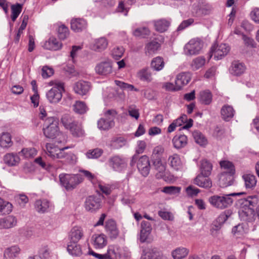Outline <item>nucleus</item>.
Instances as JSON below:
<instances>
[{
  "label": "nucleus",
  "mask_w": 259,
  "mask_h": 259,
  "mask_svg": "<svg viewBox=\"0 0 259 259\" xmlns=\"http://www.w3.org/2000/svg\"><path fill=\"white\" fill-rule=\"evenodd\" d=\"M57 33L59 38L61 40H64L69 36V30L67 26L61 24L58 26Z\"/></svg>",
  "instance_id": "obj_51"
},
{
  "label": "nucleus",
  "mask_w": 259,
  "mask_h": 259,
  "mask_svg": "<svg viewBox=\"0 0 259 259\" xmlns=\"http://www.w3.org/2000/svg\"><path fill=\"white\" fill-rule=\"evenodd\" d=\"M54 73V69L47 66H44L41 69V75L44 79L52 76Z\"/></svg>",
  "instance_id": "obj_64"
},
{
  "label": "nucleus",
  "mask_w": 259,
  "mask_h": 259,
  "mask_svg": "<svg viewBox=\"0 0 259 259\" xmlns=\"http://www.w3.org/2000/svg\"><path fill=\"white\" fill-rule=\"evenodd\" d=\"M105 230L111 239H115L119 235V230L115 222L112 220H108L105 223Z\"/></svg>",
  "instance_id": "obj_15"
},
{
  "label": "nucleus",
  "mask_w": 259,
  "mask_h": 259,
  "mask_svg": "<svg viewBox=\"0 0 259 259\" xmlns=\"http://www.w3.org/2000/svg\"><path fill=\"white\" fill-rule=\"evenodd\" d=\"M183 83V85H186L188 82H186L184 83V82H180ZM182 83L178 84V82H167L165 83L163 88H164L167 91H176L180 90L182 88Z\"/></svg>",
  "instance_id": "obj_45"
},
{
  "label": "nucleus",
  "mask_w": 259,
  "mask_h": 259,
  "mask_svg": "<svg viewBox=\"0 0 259 259\" xmlns=\"http://www.w3.org/2000/svg\"><path fill=\"white\" fill-rule=\"evenodd\" d=\"M50 202L47 199L37 200L35 202V207L39 212H45L49 207Z\"/></svg>",
  "instance_id": "obj_43"
},
{
  "label": "nucleus",
  "mask_w": 259,
  "mask_h": 259,
  "mask_svg": "<svg viewBox=\"0 0 259 259\" xmlns=\"http://www.w3.org/2000/svg\"><path fill=\"white\" fill-rule=\"evenodd\" d=\"M108 44L107 39L104 37H101L95 40L92 49L96 51L101 52L106 49Z\"/></svg>",
  "instance_id": "obj_32"
},
{
  "label": "nucleus",
  "mask_w": 259,
  "mask_h": 259,
  "mask_svg": "<svg viewBox=\"0 0 259 259\" xmlns=\"http://www.w3.org/2000/svg\"><path fill=\"white\" fill-rule=\"evenodd\" d=\"M109 165L116 171L121 172L126 168L127 163L124 158L118 155L111 157L108 160Z\"/></svg>",
  "instance_id": "obj_10"
},
{
  "label": "nucleus",
  "mask_w": 259,
  "mask_h": 259,
  "mask_svg": "<svg viewBox=\"0 0 259 259\" xmlns=\"http://www.w3.org/2000/svg\"><path fill=\"white\" fill-rule=\"evenodd\" d=\"M91 242L95 248L99 249L104 248L107 244L106 237L103 234L93 235Z\"/></svg>",
  "instance_id": "obj_20"
},
{
  "label": "nucleus",
  "mask_w": 259,
  "mask_h": 259,
  "mask_svg": "<svg viewBox=\"0 0 259 259\" xmlns=\"http://www.w3.org/2000/svg\"><path fill=\"white\" fill-rule=\"evenodd\" d=\"M126 144V141L124 138L122 137H114L110 141V146L112 149H118Z\"/></svg>",
  "instance_id": "obj_41"
},
{
  "label": "nucleus",
  "mask_w": 259,
  "mask_h": 259,
  "mask_svg": "<svg viewBox=\"0 0 259 259\" xmlns=\"http://www.w3.org/2000/svg\"><path fill=\"white\" fill-rule=\"evenodd\" d=\"M51 250L47 245H42L39 250L38 254L40 259H48L51 256Z\"/></svg>",
  "instance_id": "obj_53"
},
{
  "label": "nucleus",
  "mask_w": 259,
  "mask_h": 259,
  "mask_svg": "<svg viewBox=\"0 0 259 259\" xmlns=\"http://www.w3.org/2000/svg\"><path fill=\"white\" fill-rule=\"evenodd\" d=\"M233 212L231 209H227L220 214L217 219V221L220 223H225L228 219L231 216Z\"/></svg>",
  "instance_id": "obj_63"
},
{
  "label": "nucleus",
  "mask_w": 259,
  "mask_h": 259,
  "mask_svg": "<svg viewBox=\"0 0 259 259\" xmlns=\"http://www.w3.org/2000/svg\"><path fill=\"white\" fill-rule=\"evenodd\" d=\"M205 61V59L204 57H198L193 60L191 66L193 69L197 70L204 65Z\"/></svg>",
  "instance_id": "obj_54"
},
{
  "label": "nucleus",
  "mask_w": 259,
  "mask_h": 259,
  "mask_svg": "<svg viewBox=\"0 0 259 259\" xmlns=\"http://www.w3.org/2000/svg\"><path fill=\"white\" fill-rule=\"evenodd\" d=\"M83 233L80 227L75 226L72 228L69 234V242L78 243L83 237Z\"/></svg>",
  "instance_id": "obj_25"
},
{
  "label": "nucleus",
  "mask_w": 259,
  "mask_h": 259,
  "mask_svg": "<svg viewBox=\"0 0 259 259\" xmlns=\"http://www.w3.org/2000/svg\"><path fill=\"white\" fill-rule=\"evenodd\" d=\"M77 121L72 116L69 114H64L61 118V122L64 127L69 130L71 126Z\"/></svg>",
  "instance_id": "obj_40"
},
{
  "label": "nucleus",
  "mask_w": 259,
  "mask_h": 259,
  "mask_svg": "<svg viewBox=\"0 0 259 259\" xmlns=\"http://www.w3.org/2000/svg\"><path fill=\"white\" fill-rule=\"evenodd\" d=\"M181 189L180 187L170 186L163 187L162 191L169 195H175L179 194Z\"/></svg>",
  "instance_id": "obj_60"
},
{
  "label": "nucleus",
  "mask_w": 259,
  "mask_h": 259,
  "mask_svg": "<svg viewBox=\"0 0 259 259\" xmlns=\"http://www.w3.org/2000/svg\"><path fill=\"white\" fill-rule=\"evenodd\" d=\"M238 215L242 221L245 222H252L255 219L253 208L243 206L241 204L238 210Z\"/></svg>",
  "instance_id": "obj_12"
},
{
  "label": "nucleus",
  "mask_w": 259,
  "mask_h": 259,
  "mask_svg": "<svg viewBox=\"0 0 259 259\" xmlns=\"http://www.w3.org/2000/svg\"><path fill=\"white\" fill-rule=\"evenodd\" d=\"M61 158L63 159V162L67 164H73L76 162V156L72 153H65L63 150V154Z\"/></svg>",
  "instance_id": "obj_56"
},
{
  "label": "nucleus",
  "mask_w": 259,
  "mask_h": 259,
  "mask_svg": "<svg viewBox=\"0 0 259 259\" xmlns=\"http://www.w3.org/2000/svg\"><path fill=\"white\" fill-rule=\"evenodd\" d=\"M103 153V150L100 148H95L89 150L85 153L86 157L89 159H97L101 156Z\"/></svg>",
  "instance_id": "obj_49"
},
{
  "label": "nucleus",
  "mask_w": 259,
  "mask_h": 259,
  "mask_svg": "<svg viewBox=\"0 0 259 259\" xmlns=\"http://www.w3.org/2000/svg\"><path fill=\"white\" fill-rule=\"evenodd\" d=\"M155 30L160 33H163L168 29L170 25V21L166 19H160L152 21Z\"/></svg>",
  "instance_id": "obj_22"
},
{
  "label": "nucleus",
  "mask_w": 259,
  "mask_h": 259,
  "mask_svg": "<svg viewBox=\"0 0 259 259\" xmlns=\"http://www.w3.org/2000/svg\"><path fill=\"white\" fill-rule=\"evenodd\" d=\"M89 254L92 255L98 259H117V254L113 247H110L105 254H99L93 250L89 251Z\"/></svg>",
  "instance_id": "obj_19"
},
{
  "label": "nucleus",
  "mask_w": 259,
  "mask_h": 259,
  "mask_svg": "<svg viewBox=\"0 0 259 259\" xmlns=\"http://www.w3.org/2000/svg\"><path fill=\"white\" fill-rule=\"evenodd\" d=\"M212 168V164L206 159H203L200 162V171L202 175L205 176H209L211 174Z\"/></svg>",
  "instance_id": "obj_39"
},
{
  "label": "nucleus",
  "mask_w": 259,
  "mask_h": 259,
  "mask_svg": "<svg viewBox=\"0 0 259 259\" xmlns=\"http://www.w3.org/2000/svg\"><path fill=\"white\" fill-rule=\"evenodd\" d=\"M208 177L200 174L195 178L194 183L200 187L209 189L212 187V182Z\"/></svg>",
  "instance_id": "obj_21"
},
{
  "label": "nucleus",
  "mask_w": 259,
  "mask_h": 259,
  "mask_svg": "<svg viewBox=\"0 0 259 259\" xmlns=\"http://www.w3.org/2000/svg\"><path fill=\"white\" fill-rule=\"evenodd\" d=\"M12 137L10 133H3L0 135V146L3 148H9L13 145Z\"/></svg>",
  "instance_id": "obj_30"
},
{
  "label": "nucleus",
  "mask_w": 259,
  "mask_h": 259,
  "mask_svg": "<svg viewBox=\"0 0 259 259\" xmlns=\"http://www.w3.org/2000/svg\"><path fill=\"white\" fill-rule=\"evenodd\" d=\"M168 163L169 165L176 170H179L182 169L183 164L178 154H173L170 155L168 158Z\"/></svg>",
  "instance_id": "obj_26"
},
{
  "label": "nucleus",
  "mask_w": 259,
  "mask_h": 259,
  "mask_svg": "<svg viewBox=\"0 0 259 259\" xmlns=\"http://www.w3.org/2000/svg\"><path fill=\"white\" fill-rule=\"evenodd\" d=\"M50 82V85H54L47 93V98L51 103H58L62 97V93L65 91L64 84L63 82Z\"/></svg>",
  "instance_id": "obj_5"
},
{
  "label": "nucleus",
  "mask_w": 259,
  "mask_h": 259,
  "mask_svg": "<svg viewBox=\"0 0 259 259\" xmlns=\"http://www.w3.org/2000/svg\"><path fill=\"white\" fill-rule=\"evenodd\" d=\"M37 151L34 148H23L19 154L25 158H29L34 157L36 155Z\"/></svg>",
  "instance_id": "obj_58"
},
{
  "label": "nucleus",
  "mask_w": 259,
  "mask_h": 259,
  "mask_svg": "<svg viewBox=\"0 0 259 259\" xmlns=\"http://www.w3.org/2000/svg\"><path fill=\"white\" fill-rule=\"evenodd\" d=\"M152 160L153 166L158 172V173L156 174V177L157 178L162 177L164 175L165 170V166L162 163L161 157H152Z\"/></svg>",
  "instance_id": "obj_28"
},
{
  "label": "nucleus",
  "mask_w": 259,
  "mask_h": 259,
  "mask_svg": "<svg viewBox=\"0 0 259 259\" xmlns=\"http://www.w3.org/2000/svg\"><path fill=\"white\" fill-rule=\"evenodd\" d=\"M136 163L140 174L143 177H147L149 174L151 167L149 157L146 155L139 157L138 155L135 154L131 160L130 165L133 166Z\"/></svg>",
  "instance_id": "obj_4"
},
{
  "label": "nucleus",
  "mask_w": 259,
  "mask_h": 259,
  "mask_svg": "<svg viewBox=\"0 0 259 259\" xmlns=\"http://www.w3.org/2000/svg\"><path fill=\"white\" fill-rule=\"evenodd\" d=\"M12 204L0 198V214L10 213L12 210Z\"/></svg>",
  "instance_id": "obj_44"
},
{
  "label": "nucleus",
  "mask_w": 259,
  "mask_h": 259,
  "mask_svg": "<svg viewBox=\"0 0 259 259\" xmlns=\"http://www.w3.org/2000/svg\"><path fill=\"white\" fill-rule=\"evenodd\" d=\"M22 9V5L16 4L11 6L12 15L11 19L13 21H15L20 14Z\"/></svg>",
  "instance_id": "obj_55"
},
{
  "label": "nucleus",
  "mask_w": 259,
  "mask_h": 259,
  "mask_svg": "<svg viewBox=\"0 0 259 259\" xmlns=\"http://www.w3.org/2000/svg\"><path fill=\"white\" fill-rule=\"evenodd\" d=\"M36 82H31V84L34 91V95L30 97L32 103L34 107H37L39 103V95L37 93V88L36 86Z\"/></svg>",
  "instance_id": "obj_61"
},
{
  "label": "nucleus",
  "mask_w": 259,
  "mask_h": 259,
  "mask_svg": "<svg viewBox=\"0 0 259 259\" xmlns=\"http://www.w3.org/2000/svg\"><path fill=\"white\" fill-rule=\"evenodd\" d=\"M67 250L72 256H79L82 254L81 247L77 243L69 242Z\"/></svg>",
  "instance_id": "obj_35"
},
{
  "label": "nucleus",
  "mask_w": 259,
  "mask_h": 259,
  "mask_svg": "<svg viewBox=\"0 0 259 259\" xmlns=\"http://www.w3.org/2000/svg\"><path fill=\"white\" fill-rule=\"evenodd\" d=\"M124 49L122 47L117 46L112 51V56L115 60H119L123 55Z\"/></svg>",
  "instance_id": "obj_62"
},
{
  "label": "nucleus",
  "mask_w": 259,
  "mask_h": 259,
  "mask_svg": "<svg viewBox=\"0 0 259 259\" xmlns=\"http://www.w3.org/2000/svg\"><path fill=\"white\" fill-rule=\"evenodd\" d=\"M117 113L113 109L108 110L104 113V117L98 121V127L102 130H108L114 125V119Z\"/></svg>",
  "instance_id": "obj_6"
},
{
  "label": "nucleus",
  "mask_w": 259,
  "mask_h": 259,
  "mask_svg": "<svg viewBox=\"0 0 259 259\" xmlns=\"http://www.w3.org/2000/svg\"><path fill=\"white\" fill-rule=\"evenodd\" d=\"M245 70L246 66L244 64L239 61H233L229 68L230 73L236 76L241 75Z\"/></svg>",
  "instance_id": "obj_16"
},
{
  "label": "nucleus",
  "mask_w": 259,
  "mask_h": 259,
  "mask_svg": "<svg viewBox=\"0 0 259 259\" xmlns=\"http://www.w3.org/2000/svg\"><path fill=\"white\" fill-rule=\"evenodd\" d=\"M174 146L179 149L184 147L187 144V137L184 135L175 136L172 140Z\"/></svg>",
  "instance_id": "obj_31"
},
{
  "label": "nucleus",
  "mask_w": 259,
  "mask_h": 259,
  "mask_svg": "<svg viewBox=\"0 0 259 259\" xmlns=\"http://www.w3.org/2000/svg\"><path fill=\"white\" fill-rule=\"evenodd\" d=\"M234 110L232 107L229 105L224 106L221 109L222 118L225 121H229L234 115Z\"/></svg>",
  "instance_id": "obj_37"
},
{
  "label": "nucleus",
  "mask_w": 259,
  "mask_h": 259,
  "mask_svg": "<svg viewBox=\"0 0 259 259\" xmlns=\"http://www.w3.org/2000/svg\"><path fill=\"white\" fill-rule=\"evenodd\" d=\"M138 76L140 80L150 81L153 79L152 73L149 69H143L138 73Z\"/></svg>",
  "instance_id": "obj_52"
},
{
  "label": "nucleus",
  "mask_w": 259,
  "mask_h": 259,
  "mask_svg": "<svg viewBox=\"0 0 259 259\" xmlns=\"http://www.w3.org/2000/svg\"><path fill=\"white\" fill-rule=\"evenodd\" d=\"M200 101L202 104L209 105L212 101V95L208 91H204L200 93Z\"/></svg>",
  "instance_id": "obj_50"
},
{
  "label": "nucleus",
  "mask_w": 259,
  "mask_h": 259,
  "mask_svg": "<svg viewBox=\"0 0 259 259\" xmlns=\"http://www.w3.org/2000/svg\"><path fill=\"white\" fill-rule=\"evenodd\" d=\"M141 259H168L166 256L154 247H148L143 250V254Z\"/></svg>",
  "instance_id": "obj_9"
},
{
  "label": "nucleus",
  "mask_w": 259,
  "mask_h": 259,
  "mask_svg": "<svg viewBox=\"0 0 259 259\" xmlns=\"http://www.w3.org/2000/svg\"><path fill=\"white\" fill-rule=\"evenodd\" d=\"M71 29L76 32L85 30L88 26L87 21L83 18H73L70 22Z\"/></svg>",
  "instance_id": "obj_18"
},
{
  "label": "nucleus",
  "mask_w": 259,
  "mask_h": 259,
  "mask_svg": "<svg viewBox=\"0 0 259 259\" xmlns=\"http://www.w3.org/2000/svg\"><path fill=\"white\" fill-rule=\"evenodd\" d=\"M160 47V44L155 40H152L146 44L145 53L146 55H150L155 54Z\"/></svg>",
  "instance_id": "obj_34"
},
{
  "label": "nucleus",
  "mask_w": 259,
  "mask_h": 259,
  "mask_svg": "<svg viewBox=\"0 0 259 259\" xmlns=\"http://www.w3.org/2000/svg\"><path fill=\"white\" fill-rule=\"evenodd\" d=\"M259 202V198L257 195H251L241 200V204L243 206L253 208Z\"/></svg>",
  "instance_id": "obj_33"
},
{
  "label": "nucleus",
  "mask_w": 259,
  "mask_h": 259,
  "mask_svg": "<svg viewBox=\"0 0 259 259\" xmlns=\"http://www.w3.org/2000/svg\"><path fill=\"white\" fill-rule=\"evenodd\" d=\"M134 36L146 38L150 34V30L148 27H142L136 28L133 32Z\"/></svg>",
  "instance_id": "obj_47"
},
{
  "label": "nucleus",
  "mask_w": 259,
  "mask_h": 259,
  "mask_svg": "<svg viewBox=\"0 0 259 259\" xmlns=\"http://www.w3.org/2000/svg\"><path fill=\"white\" fill-rule=\"evenodd\" d=\"M4 160L9 166H15L19 162L20 158L17 154L7 153L4 156Z\"/></svg>",
  "instance_id": "obj_36"
},
{
  "label": "nucleus",
  "mask_w": 259,
  "mask_h": 259,
  "mask_svg": "<svg viewBox=\"0 0 259 259\" xmlns=\"http://www.w3.org/2000/svg\"><path fill=\"white\" fill-rule=\"evenodd\" d=\"M17 224V219L14 215H8L0 218V229H9L15 227Z\"/></svg>",
  "instance_id": "obj_14"
},
{
  "label": "nucleus",
  "mask_w": 259,
  "mask_h": 259,
  "mask_svg": "<svg viewBox=\"0 0 259 259\" xmlns=\"http://www.w3.org/2000/svg\"><path fill=\"white\" fill-rule=\"evenodd\" d=\"M189 253V250L183 247L176 248L171 252V255L174 259H183Z\"/></svg>",
  "instance_id": "obj_42"
},
{
  "label": "nucleus",
  "mask_w": 259,
  "mask_h": 259,
  "mask_svg": "<svg viewBox=\"0 0 259 259\" xmlns=\"http://www.w3.org/2000/svg\"><path fill=\"white\" fill-rule=\"evenodd\" d=\"M69 131L75 137H81L84 136V132L81 123L77 121L73 126H71Z\"/></svg>",
  "instance_id": "obj_38"
},
{
  "label": "nucleus",
  "mask_w": 259,
  "mask_h": 259,
  "mask_svg": "<svg viewBox=\"0 0 259 259\" xmlns=\"http://www.w3.org/2000/svg\"><path fill=\"white\" fill-rule=\"evenodd\" d=\"M163 59L161 57H156L153 59L151 61V66L156 71H160L164 66Z\"/></svg>",
  "instance_id": "obj_46"
},
{
  "label": "nucleus",
  "mask_w": 259,
  "mask_h": 259,
  "mask_svg": "<svg viewBox=\"0 0 259 259\" xmlns=\"http://www.w3.org/2000/svg\"><path fill=\"white\" fill-rule=\"evenodd\" d=\"M243 193H233L229 194L222 195H215L209 198L208 201L210 204L218 209H223L233 203V199L231 196L240 195Z\"/></svg>",
  "instance_id": "obj_1"
},
{
  "label": "nucleus",
  "mask_w": 259,
  "mask_h": 259,
  "mask_svg": "<svg viewBox=\"0 0 259 259\" xmlns=\"http://www.w3.org/2000/svg\"><path fill=\"white\" fill-rule=\"evenodd\" d=\"M73 110L75 113L82 114L87 112L88 110V107L84 102L77 101L73 105Z\"/></svg>",
  "instance_id": "obj_48"
},
{
  "label": "nucleus",
  "mask_w": 259,
  "mask_h": 259,
  "mask_svg": "<svg viewBox=\"0 0 259 259\" xmlns=\"http://www.w3.org/2000/svg\"><path fill=\"white\" fill-rule=\"evenodd\" d=\"M230 47L226 44H221L218 45L212 46L210 53L211 54L210 57L213 55L215 60H218L222 59L230 52Z\"/></svg>",
  "instance_id": "obj_11"
},
{
  "label": "nucleus",
  "mask_w": 259,
  "mask_h": 259,
  "mask_svg": "<svg viewBox=\"0 0 259 259\" xmlns=\"http://www.w3.org/2000/svg\"><path fill=\"white\" fill-rule=\"evenodd\" d=\"M89 82H76L74 86V92L80 95H85L90 89Z\"/></svg>",
  "instance_id": "obj_27"
},
{
  "label": "nucleus",
  "mask_w": 259,
  "mask_h": 259,
  "mask_svg": "<svg viewBox=\"0 0 259 259\" xmlns=\"http://www.w3.org/2000/svg\"><path fill=\"white\" fill-rule=\"evenodd\" d=\"M222 168L226 169L228 172L233 175L235 173V167L233 164L229 161H222L220 163Z\"/></svg>",
  "instance_id": "obj_59"
},
{
  "label": "nucleus",
  "mask_w": 259,
  "mask_h": 259,
  "mask_svg": "<svg viewBox=\"0 0 259 259\" xmlns=\"http://www.w3.org/2000/svg\"><path fill=\"white\" fill-rule=\"evenodd\" d=\"M59 178L61 186L67 191L73 190L83 181L82 176L79 174L62 173L59 175Z\"/></svg>",
  "instance_id": "obj_2"
},
{
  "label": "nucleus",
  "mask_w": 259,
  "mask_h": 259,
  "mask_svg": "<svg viewBox=\"0 0 259 259\" xmlns=\"http://www.w3.org/2000/svg\"><path fill=\"white\" fill-rule=\"evenodd\" d=\"M46 153L53 159H60L63 154V150L68 148L64 147L59 148L57 145L53 143H47L46 145Z\"/></svg>",
  "instance_id": "obj_13"
},
{
  "label": "nucleus",
  "mask_w": 259,
  "mask_h": 259,
  "mask_svg": "<svg viewBox=\"0 0 259 259\" xmlns=\"http://www.w3.org/2000/svg\"><path fill=\"white\" fill-rule=\"evenodd\" d=\"M43 47L47 50L57 51L62 48V44L55 37H51L44 43Z\"/></svg>",
  "instance_id": "obj_24"
},
{
  "label": "nucleus",
  "mask_w": 259,
  "mask_h": 259,
  "mask_svg": "<svg viewBox=\"0 0 259 259\" xmlns=\"http://www.w3.org/2000/svg\"><path fill=\"white\" fill-rule=\"evenodd\" d=\"M195 141L200 145L206 144L207 140L204 136L199 131H195L193 133Z\"/></svg>",
  "instance_id": "obj_57"
},
{
  "label": "nucleus",
  "mask_w": 259,
  "mask_h": 259,
  "mask_svg": "<svg viewBox=\"0 0 259 259\" xmlns=\"http://www.w3.org/2000/svg\"><path fill=\"white\" fill-rule=\"evenodd\" d=\"M101 200L99 196L91 195L88 196L84 202V207L88 211L96 212L100 208Z\"/></svg>",
  "instance_id": "obj_8"
},
{
  "label": "nucleus",
  "mask_w": 259,
  "mask_h": 259,
  "mask_svg": "<svg viewBox=\"0 0 259 259\" xmlns=\"http://www.w3.org/2000/svg\"><path fill=\"white\" fill-rule=\"evenodd\" d=\"M58 119L55 117H50L45 120L43 128L45 136L49 139H54L60 134L58 126Z\"/></svg>",
  "instance_id": "obj_3"
},
{
  "label": "nucleus",
  "mask_w": 259,
  "mask_h": 259,
  "mask_svg": "<svg viewBox=\"0 0 259 259\" xmlns=\"http://www.w3.org/2000/svg\"><path fill=\"white\" fill-rule=\"evenodd\" d=\"M203 47V43L200 39H192L185 46V54L187 56L197 55L200 53Z\"/></svg>",
  "instance_id": "obj_7"
},
{
  "label": "nucleus",
  "mask_w": 259,
  "mask_h": 259,
  "mask_svg": "<svg viewBox=\"0 0 259 259\" xmlns=\"http://www.w3.org/2000/svg\"><path fill=\"white\" fill-rule=\"evenodd\" d=\"M96 72L100 75H107L112 72V66L110 61H103L97 64Z\"/></svg>",
  "instance_id": "obj_17"
},
{
  "label": "nucleus",
  "mask_w": 259,
  "mask_h": 259,
  "mask_svg": "<svg viewBox=\"0 0 259 259\" xmlns=\"http://www.w3.org/2000/svg\"><path fill=\"white\" fill-rule=\"evenodd\" d=\"M21 249L18 245H13L7 248L4 252V259H15L18 257Z\"/></svg>",
  "instance_id": "obj_23"
},
{
  "label": "nucleus",
  "mask_w": 259,
  "mask_h": 259,
  "mask_svg": "<svg viewBox=\"0 0 259 259\" xmlns=\"http://www.w3.org/2000/svg\"><path fill=\"white\" fill-rule=\"evenodd\" d=\"M242 179L244 182L246 189H252L256 184V179L253 175L250 174H244L242 176Z\"/></svg>",
  "instance_id": "obj_29"
}]
</instances>
